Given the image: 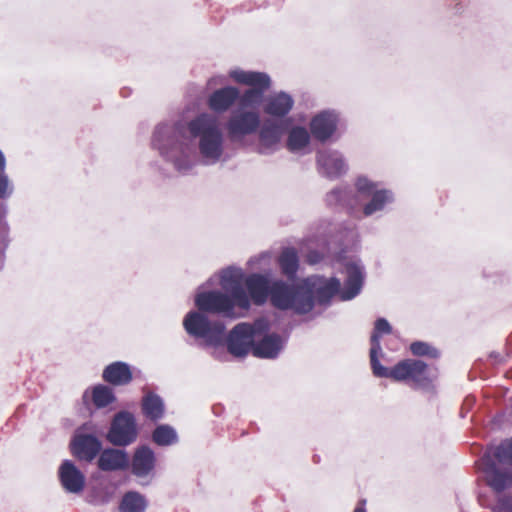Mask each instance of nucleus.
Instances as JSON below:
<instances>
[{"label":"nucleus","instance_id":"1","mask_svg":"<svg viewBox=\"0 0 512 512\" xmlns=\"http://www.w3.org/2000/svg\"><path fill=\"white\" fill-rule=\"evenodd\" d=\"M239 98V89L223 86L214 90L202 111L190 119L158 123L152 132L151 147L160 158L182 176L192 175L198 166H214L226 160V134L219 116Z\"/></svg>","mask_w":512,"mask_h":512},{"label":"nucleus","instance_id":"2","mask_svg":"<svg viewBox=\"0 0 512 512\" xmlns=\"http://www.w3.org/2000/svg\"><path fill=\"white\" fill-rule=\"evenodd\" d=\"M336 281L306 277L297 283L276 279L270 283L265 274L251 273L245 279V291L250 303L264 305L268 299L279 310H292L295 314L305 315L314 309V293H318L321 302L327 301L336 289Z\"/></svg>","mask_w":512,"mask_h":512},{"label":"nucleus","instance_id":"3","mask_svg":"<svg viewBox=\"0 0 512 512\" xmlns=\"http://www.w3.org/2000/svg\"><path fill=\"white\" fill-rule=\"evenodd\" d=\"M372 373L377 378H388L394 382L405 383L415 390L432 391L438 378V369L423 360L406 358L388 368L377 365Z\"/></svg>","mask_w":512,"mask_h":512},{"label":"nucleus","instance_id":"4","mask_svg":"<svg viewBox=\"0 0 512 512\" xmlns=\"http://www.w3.org/2000/svg\"><path fill=\"white\" fill-rule=\"evenodd\" d=\"M354 187L362 199L359 218L380 219L390 212L396 201L393 190L366 175H358Z\"/></svg>","mask_w":512,"mask_h":512},{"label":"nucleus","instance_id":"5","mask_svg":"<svg viewBox=\"0 0 512 512\" xmlns=\"http://www.w3.org/2000/svg\"><path fill=\"white\" fill-rule=\"evenodd\" d=\"M229 77L240 85L248 86L242 94L239 93L238 104L241 110H254L265 103V92L271 86V78L265 72L234 68L229 71Z\"/></svg>","mask_w":512,"mask_h":512},{"label":"nucleus","instance_id":"6","mask_svg":"<svg viewBox=\"0 0 512 512\" xmlns=\"http://www.w3.org/2000/svg\"><path fill=\"white\" fill-rule=\"evenodd\" d=\"M343 272L345 274L343 287H341V282L336 277L326 278V277H323L320 275H311L310 276V277H317V278H320V279L326 280V281L334 280L337 283L335 291L332 292L331 296L327 299V301L321 302L319 300L318 293H314V295H313L314 305L319 304V305H323V306H328L331 302V299L337 294L339 295V297L342 301L352 300L360 294V292L362 291L363 285H364L365 277H366L365 267H364L362 261L359 259L348 260L344 265Z\"/></svg>","mask_w":512,"mask_h":512},{"label":"nucleus","instance_id":"7","mask_svg":"<svg viewBox=\"0 0 512 512\" xmlns=\"http://www.w3.org/2000/svg\"><path fill=\"white\" fill-rule=\"evenodd\" d=\"M183 328L192 338L203 340L206 346L218 347L223 344L225 326L210 320L201 310H191L183 318Z\"/></svg>","mask_w":512,"mask_h":512},{"label":"nucleus","instance_id":"8","mask_svg":"<svg viewBox=\"0 0 512 512\" xmlns=\"http://www.w3.org/2000/svg\"><path fill=\"white\" fill-rule=\"evenodd\" d=\"M246 277L247 275L241 267L232 265L220 270L217 275L210 277L206 282V285L212 286L215 279L218 278L221 288L234 301H236L237 307L241 309H249V296L243 286Z\"/></svg>","mask_w":512,"mask_h":512},{"label":"nucleus","instance_id":"9","mask_svg":"<svg viewBox=\"0 0 512 512\" xmlns=\"http://www.w3.org/2000/svg\"><path fill=\"white\" fill-rule=\"evenodd\" d=\"M138 434L134 414L122 410L113 416L106 434V439L115 447H127L137 440Z\"/></svg>","mask_w":512,"mask_h":512},{"label":"nucleus","instance_id":"10","mask_svg":"<svg viewBox=\"0 0 512 512\" xmlns=\"http://www.w3.org/2000/svg\"><path fill=\"white\" fill-rule=\"evenodd\" d=\"M157 456L155 451L147 444L137 446L131 459L129 458L130 473L141 486H148L155 478Z\"/></svg>","mask_w":512,"mask_h":512},{"label":"nucleus","instance_id":"11","mask_svg":"<svg viewBox=\"0 0 512 512\" xmlns=\"http://www.w3.org/2000/svg\"><path fill=\"white\" fill-rule=\"evenodd\" d=\"M261 124L259 112L254 110L238 109L228 117L224 130L226 129V138L232 142L244 140L257 132Z\"/></svg>","mask_w":512,"mask_h":512},{"label":"nucleus","instance_id":"12","mask_svg":"<svg viewBox=\"0 0 512 512\" xmlns=\"http://www.w3.org/2000/svg\"><path fill=\"white\" fill-rule=\"evenodd\" d=\"M205 286L206 283L201 285L195 294L194 303L197 309L204 313L231 315L237 306L236 301L221 291H203Z\"/></svg>","mask_w":512,"mask_h":512},{"label":"nucleus","instance_id":"13","mask_svg":"<svg viewBox=\"0 0 512 512\" xmlns=\"http://www.w3.org/2000/svg\"><path fill=\"white\" fill-rule=\"evenodd\" d=\"M228 352L236 358H244L255 346V329L249 323H239L224 337Z\"/></svg>","mask_w":512,"mask_h":512},{"label":"nucleus","instance_id":"14","mask_svg":"<svg viewBox=\"0 0 512 512\" xmlns=\"http://www.w3.org/2000/svg\"><path fill=\"white\" fill-rule=\"evenodd\" d=\"M286 126L283 120L265 119L258 131L257 152L261 155H272L279 150Z\"/></svg>","mask_w":512,"mask_h":512},{"label":"nucleus","instance_id":"15","mask_svg":"<svg viewBox=\"0 0 512 512\" xmlns=\"http://www.w3.org/2000/svg\"><path fill=\"white\" fill-rule=\"evenodd\" d=\"M316 166L318 173L330 180H336L348 172L349 166L344 155L334 149L317 152Z\"/></svg>","mask_w":512,"mask_h":512},{"label":"nucleus","instance_id":"16","mask_svg":"<svg viewBox=\"0 0 512 512\" xmlns=\"http://www.w3.org/2000/svg\"><path fill=\"white\" fill-rule=\"evenodd\" d=\"M339 122V115L334 110H324L316 114L310 122L312 135L324 142L335 133Z\"/></svg>","mask_w":512,"mask_h":512},{"label":"nucleus","instance_id":"17","mask_svg":"<svg viewBox=\"0 0 512 512\" xmlns=\"http://www.w3.org/2000/svg\"><path fill=\"white\" fill-rule=\"evenodd\" d=\"M71 450L80 460L92 462L102 450L101 441L92 434L79 433L71 441Z\"/></svg>","mask_w":512,"mask_h":512},{"label":"nucleus","instance_id":"18","mask_svg":"<svg viewBox=\"0 0 512 512\" xmlns=\"http://www.w3.org/2000/svg\"><path fill=\"white\" fill-rule=\"evenodd\" d=\"M482 462V470L485 473L487 485L494 492L501 493L511 487L510 469L500 470L489 455H485Z\"/></svg>","mask_w":512,"mask_h":512},{"label":"nucleus","instance_id":"19","mask_svg":"<svg viewBox=\"0 0 512 512\" xmlns=\"http://www.w3.org/2000/svg\"><path fill=\"white\" fill-rule=\"evenodd\" d=\"M97 466L104 472L127 470L129 467V455L124 449L112 447L102 449L97 459Z\"/></svg>","mask_w":512,"mask_h":512},{"label":"nucleus","instance_id":"20","mask_svg":"<svg viewBox=\"0 0 512 512\" xmlns=\"http://www.w3.org/2000/svg\"><path fill=\"white\" fill-rule=\"evenodd\" d=\"M293 106V97L284 91H280L269 95L265 99L263 111L265 114L271 116L270 119L282 120L290 113Z\"/></svg>","mask_w":512,"mask_h":512},{"label":"nucleus","instance_id":"21","mask_svg":"<svg viewBox=\"0 0 512 512\" xmlns=\"http://www.w3.org/2000/svg\"><path fill=\"white\" fill-rule=\"evenodd\" d=\"M59 479L63 488L73 494L80 493L85 485L84 474L71 460H64L59 468Z\"/></svg>","mask_w":512,"mask_h":512},{"label":"nucleus","instance_id":"22","mask_svg":"<svg viewBox=\"0 0 512 512\" xmlns=\"http://www.w3.org/2000/svg\"><path fill=\"white\" fill-rule=\"evenodd\" d=\"M102 379L112 386L129 385L133 380L131 366L123 361L112 362L103 369Z\"/></svg>","mask_w":512,"mask_h":512},{"label":"nucleus","instance_id":"23","mask_svg":"<svg viewBox=\"0 0 512 512\" xmlns=\"http://www.w3.org/2000/svg\"><path fill=\"white\" fill-rule=\"evenodd\" d=\"M285 345V339L280 335L272 333L265 335L261 340L255 342L253 355L257 358L275 359L278 357Z\"/></svg>","mask_w":512,"mask_h":512},{"label":"nucleus","instance_id":"24","mask_svg":"<svg viewBox=\"0 0 512 512\" xmlns=\"http://www.w3.org/2000/svg\"><path fill=\"white\" fill-rule=\"evenodd\" d=\"M391 332L392 326L385 318H378L375 321L374 329L370 337L369 360L371 369L380 364L378 362V354L382 353L381 335L390 334Z\"/></svg>","mask_w":512,"mask_h":512},{"label":"nucleus","instance_id":"25","mask_svg":"<svg viewBox=\"0 0 512 512\" xmlns=\"http://www.w3.org/2000/svg\"><path fill=\"white\" fill-rule=\"evenodd\" d=\"M142 414L152 422H158L165 415V403L161 396L149 391L141 401Z\"/></svg>","mask_w":512,"mask_h":512},{"label":"nucleus","instance_id":"26","mask_svg":"<svg viewBox=\"0 0 512 512\" xmlns=\"http://www.w3.org/2000/svg\"><path fill=\"white\" fill-rule=\"evenodd\" d=\"M278 265L282 275L285 276L287 280L291 281V283H295L294 280L297 277L299 269V257L295 248H284L278 257ZM297 282L298 281H296V283Z\"/></svg>","mask_w":512,"mask_h":512},{"label":"nucleus","instance_id":"27","mask_svg":"<svg viewBox=\"0 0 512 512\" xmlns=\"http://www.w3.org/2000/svg\"><path fill=\"white\" fill-rule=\"evenodd\" d=\"M151 440L158 447H170L179 443V435L173 426L159 424L152 431Z\"/></svg>","mask_w":512,"mask_h":512},{"label":"nucleus","instance_id":"28","mask_svg":"<svg viewBox=\"0 0 512 512\" xmlns=\"http://www.w3.org/2000/svg\"><path fill=\"white\" fill-rule=\"evenodd\" d=\"M146 497L138 491H127L121 498L119 512H145L147 508Z\"/></svg>","mask_w":512,"mask_h":512},{"label":"nucleus","instance_id":"29","mask_svg":"<svg viewBox=\"0 0 512 512\" xmlns=\"http://www.w3.org/2000/svg\"><path fill=\"white\" fill-rule=\"evenodd\" d=\"M310 143V134L306 128L301 126L293 127L287 138V149L292 153H297L306 148Z\"/></svg>","mask_w":512,"mask_h":512},{"label":"nucleus","instance_id":"30","mask_svg":"<svg viewBox=\"0 0 512 512\" xmlns=\"http://www.w3.org/2000/svg\"><path fill=\"white\" fill-rule=\"evenodd\" d=\"M92 401L98 409H101L115 402L116 396L109 386L97 384L92 388Z\"/></svg>","mask_w":512,"mask_h":512},{"label":"nucleus","instance_id":"31","mask_svg":"<svg viewBox=\"0 0 512 512\" xmlns=\"http://www.w3.org/2000/svg\"><path fill=\"white\" fill-rule=\"evenodd\" d=\"M351 195V190L347 186H336L325 195V203L330 206H345Z\"/></svg>","mask_w":512,"mask_h":512},{"label":"nucleus","instance_id":"32","mask_svg":"<svg viewBox=\"0 0 512 512\" xmlns=\"http://www.w3.org/2000/svg\"><path fill=\"white\" fill-rule=\"evenodd\" d=\"M409 351L415 357H427L437 359L440 357V351L425 341H414L409 345Z\"/></svg>","mask_w":512,"mask_h":512},{"label":"nucleus","instance_id":"33","mask_svg":"<svg viewBox=\"0 0 512 512\" xmlns=\"http://www.w3.org/2000/svg\"><path fill=\"white\" fill-rule=\"evenodd\" d=\"M15 191L14 184L6 170L0 171V199H8L10 198Z\"/></svg>","mask_w":512,"mask_h":512},{"label":"nucleus","instance_id":"34","mask_svg":"<svg viewBox=\"0 0 512 512\" xmlns=\"http://www.w3.org/2000/svg\"><path fill=\"white\" fill-rule=\"evenodd\" d=\"M495 457L499 462L508 461L512 463V438L496 448Z\"/></svg>","mask_w":512,"mask_h":512},{"label":"nucleus","instance_id":"35","mask_svg":"<svg viewBox=\"0 0 512 512\" xmlns=\"http://www.w3.org/2000/svg\"><path fill=\"white\" fill-rule=\"evenodd\" d=\"M498 511L512 512V500L507 496H501L497 500Z\"/></svg>","mask_w":512,"mask_h":512},{"label":"nucleus","instance_id":"36","mask_svg":"<svg viewBox=\"0 0 512 512\" xmlns=\"http://www.w3.org/2000/svg\"><path fill=\"white\" fill-rule=\"evenodd\" d=\"M322 260H323V255L316 250H311L306 255V262L310 265L318 264Z\"/></svg>","mask_w":512,"mask_h":512},{"label":"nucleus","instance_id":"37","mask_svg":"<svg viewBox=\"0 0 512 512\" xmlns=\"http://www.w3.org/2000/svg\"><path fill=\"white\" fill-rule=\"evenodd\" d=\"M226 82V78L224 76H215L208 80L207 85L213 86V85H223Z\"/></svg>","mask_w":512,"mask_h":512},{"label":"nucleus","instance_id":"38","mask_svg":"<svg viewBox=\"0 0 512 512\" xmlns=\"http://www.w3.org/2000/svg\"><path fill=\"white\" fill-rule=\"evenodd\" d=\"M365 505H366V500L365 499L360 500L357 503L356 507L354 508L353 512H367Z\"/></svg>","mask_w":512,"mask_h":512},{"label":"nucleus","instance_id":"39","mask_svg":"<svg viewBox=\"0 0 512 512\" xmlns=\"http://www.w3.org/2000/svg\"><path fill=\"white\" fill-rule=\"evenodd\" d=\"M6 170V157L4 153L0 150V171Z\"/></svg>","mask_w":512,"mask_h":512},{"label":"nucleus","instance_id":"40","mask_svg":"<svg viewBox=\"0 0 512 512\" xmlns=\"http://www.w3.org/2000/svg\"><path fill=\"white\" fill-rule=\"evenodd\" d=\"M265 257H266V255H265V254H262V255H260L258 258H251V259L249 260L248 264H252L254 261H259V260H261L262 258H265Z\"/></svg>","mask_w":512,"mask_h":512},{"label":"nucleus","instance_id":"41","mask_svg":"<svg viewBox=\"0 0 512 512\" xmlns=\"http://www.w3.org/2000/svg\"><path fill=\"white\" fill-rule=\"evenodd\" d=\"M384 360V361H387L386 359V354L384 353V351L382 350V353H379L378 354V362L381 364L380 360Z\"/></svg>","mask_w":512,"mask_h":512},{"label":"nucleus","instance_id":"42","mask_svg":"<svg viewBox=\"0 0 512 512\" xmlns=\"http://www.w3.org/2000/svg\"><path fill=\"white\" fill-rule=\"evenodd\" d=\"M510 478H511V486H512V469H510Z\"/></svg>","mask_w":512,"mask_h":512},{"label":"nucleus","instance_id":"43","mask_svg":"<svg viewBox=\"0 0 512 512\" xmlns=\"http://www.w3.org/2000/svg\"><path fill=\"white\" fill-rule=\"evenodd\" d=\"M510 478H511V486H512V469H510Z\"/></svg>","mask_w":512,"mask_h":512}]
</instances>
